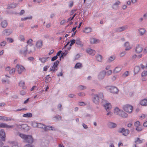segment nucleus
<instances>
[{"mask_svg":"<svg viewBox=\"0 0 147 147\" xmlns=\"http://www.w3.org/2000/svg\"><path fill=\"white\" fill-rule=\"evenodd\" d=\"M92 96L93 102L96 104H98L99 103L100 99L103 100L104 98L103 95L102 93H99L97 94L92 93Z\"/></svg>","mask_w":147,"mask_h":147,"instance_id":"1","label":"nucleus"},{"mask_svg":"<svg viewBox=\"0 0 147 147\" xmlns=\"http://www.w3.org/2000/svg\"><path fill=\"white\" fill-rule=\"evenodd\" d=\"M19 136L23 139L26 142L32 144L33 142V139L31 135H27L23 134H20Z\"/></svg>","mask_w":147,"mask_h":147,"instance_id":"2","label":"nucleus"},{"mask_svg":"<svg viewBox=\"0 0 147 147\" xmlns=\"http://www.w3.org/2000/svg\"><path fill=\"white\" fill-rule=\"evenodd\" d=\"M114 113L115 115H118L123 118H127L128 116L127 114L123 111L121 110L118 107L115 109Z\"/></svg>","mask_w":147,"mask_h":147,"instance_id":"3","label":"nucleus"},{"mask_svg":"<svg viewBox=\"0 0 147 147\" xmlns=\"http://www.w3.org/2000/svg\"><path fill=\"white\" fill-rule=\"evenodd\" d=\"M28 45H27L25 47L23 48L20 50V53L23 55L24 57H26L27 56L26 55L28 53L30 54L32 52L31 50H28Z\"/></svg>","mask_w":147,"mask_h":147,"instance_id":"4","label":"nucleus"},{"mask_svg":"<svg viewBox=\"0 0 147 147\" xmlns=\"http://www.w3.org/2000/svg\"><path fill=\"white\" fill-rule=\"evenodd\" d=\"M118 132L122 133V134L124 136H126L129 134L130 131L128 129H125L124 128H122L119 129Z\"/></svg>","mask_w":147,"mask_h":147,"instance_id":"5","label":"nucleus"},{"mask_svg":"<svg viewBox=\"0 0 147 147\" xmlns=\"http://www.w3.org/2000/svg\"><path fill=\"white\" fill-rule=\"evenodd\" d=\"M123 109L125 111L129 113L132 112L133 107L129 105H127L123 107Z\"/></svg>","mask_w":147,"mask_h":147,"instance_id":"6","label":"nucleus"},{"mask_svg":"<svg viewBox=\"0 0 147 147\" xmlns=\"http://www.w3.org/2000/svg\"><path fill=\"white\" fill-rule=\"evenodd\" d=\"M24 69L25 68L23 66H20L19 65L17 64L16 66V69L19 74H21Z\"/></svg>","mask_w":147,"mask_h":147,"instance_id":"7","label":"nucleus"},{"mask_svg":"<svg viewBox=\"0 0 147 147\" xmlns=\"http://www.w3.org/2000/svg\"><path fill=\"white\" fill-rule=\"evenodd\" d=\"M12 32V29H5L3 31L2 34L5 36H9Z\"/></svg>","mask_w":147,"mask_h":147,"instance_id":"8","label":"nucleus"},{"mask_svg":"<svg viewBox=\"0 0 147 147\" xmlns=\"http://www.w3.org/2000/svg\"><path fill=\"white\" fill-rule=\"evenodd\" d=\"M106 72L105 71H102L100 72L98 75V78L99 80H102L105 77Z\"/></svg>","mask_w":147,"mask_h":147,"instance_id":"9","label":"nucleus"},{"mask_svg":"<svg viewBox=\"0 0 147 147\" xmlns=\"http://www.w3.org/2000/svg\"><path fill=\"white\" fill-rule=\"evenodd\" d=\"M2 120L3 121H13L14 119L10 117H8L4 116H0V120Z\"/></svg>","mask_w":147,"mask_h":147,"instance_id":"10","label":"nucleus"},{"mask_svg":"<svg viewBox=\"0 0 147 147\" xmlns=\"http://www.w3.org/2000/svg\"><path fill=\"white\" fill-rule=\"evenodd\" d=\"M108 127L110 128H114L116 127L117 125L115 123L111 122H109L107 124Z\"/></svg>","mask_w":147,"mask_h":147,"instance_id":"11","label":"nucleus"},{"mask_svg":"<svg viewBox=\"0 0 147 147\" xmlns=\"http://www.w3.org/2000/svg\"><path fill=\"white\" fill-rule=\"evenodd\" d=\"M110 92L116 94L118 92V90L115 87L111 86L109 88Z\"/></svg>","mask_w":147,"mask_h":147,"instance_id":"12","label":"nucleus"},{"mask_svg":"<svg viewBox=\"0 0 147 147\" xmlns=\"http://www.w3.org/2000/svg\"><path fill=\"white\" fill-rule=\"evenodd\" d=\"M13 125H9L6 123H1L0 124V128H13Z\"/></svg>","mask_w":147,"mask_h":147,"instance_id":"13","label":"nucleus"},{"mask_svg":"<svg viewBox=\"0 0 147 147\" xmlns=\"http://www.w3.org/2000/svg\"><path fill=\"white\" fill-rule=\"evenodd\" d=\"M5 133L4 130L2 129L0 131V137L3 141H5Z\"/></svg>","mask_w":147,"mask_h":147,"instance_id":"14","label":"nucleus"},{"mask_svg":"<svg viewBox=\"0 0 147 147\" xmlns=\"http://www.w3.org/2000/svg\"><path fill=\"white\" fill-rule=\"evenodd\" d=\"M42 41L41 40H39L36 42V45L37 48H40L42 47Z\"/></svg>","mask_w":147,"mask_h":147,"instance_id":"15","label":"nucleus"},{"mask_svg":"<svg viewBox=\"0 0 147 147\" xmlns=\"http://www.w3.org/2000/svg\"><path fill=\"white\" fill-rule=\"evenodd\" d=\"M143 49L142 47L138 45L136 47L135 50L137 53H139L142 51Z\"/></svg>","mask_w":147,"mask_h":147,"instance_id":"16","label":"nucleus"},{"mask_svg":"<svg viewBox=\"0 0 147 147\" xmlns=\"http://www.w3.org/2000/svg\"><path fill=\"white\" fill-rule=\"evenodd\" d=\"M86 52L89 54L91 55H94L96 51L94 50H93L90 49H86Z\"/></svg>","mask_w":147,"mask_h":147,"instance_id":"17","label":"nucleus"},{"mask_svg":"<svg viewBox=\"0 0 147 147\" xmlns=\"http://www.w3.org/2000/svg\"><path fill=\"white\" fill-rule=\"evenodd\" d=\"M127 28V26H123L117 28L116 31L117 32H120L125 30Z\"/></svg>","mask_w":147,"mask_h":147,"instance_id":"18","label":"nucleus"},{"mask_svg":"<svg viewBox=\"0 0 147 147\" xmlns=\"http://www.w3.org/2000/svg\"><path fill=\"white\" fill-rule=\"evenodd\" d=\"M21 129L25 131H28L29 129V127L27 124H22L20 125Z\"/></svg>","mask_w":147,"mask_h":147,"instance_id":"19","label":"nucleus"},{"mask_svg":"<svg viewBox=\"0 0 147 147\" xmlns=\"http://www.w3.org/2000/svg\"><path fill=\"white\" fill-rule=\"evenodd\" d=\"M104 106L106 111H109L111 107V104L109 103H106L104 105Z\"/></svg>","mask_w":147,"mask_h":147,"instance_id":"20","label":"nucleus"},{"mask_svg":"<svg viewBox=\"0 0 147 147\" xmlns=\"http://www.w3.org/2000/svg\"><path fill=\"white\" fill-rule=\"evenodd\" d=\"M76 44L78 45L79 47H82L83 45L82 42L80 40V39L79 38L76 40Z\"/></svg>","mask_w":147,"mask_h":147,"instance_id":"21","label":"nucleus"},{"mask_svg":"<svg viewBox=\"0 0 147 147\" xmlns=\"http://www.w3.org/2000/svg\"><path fill=\"white\" fill-rule=\"evenodd\" d=\"M59 63V61L58 60H57L54 62L53 65L52 67V68L53 69V72H55L56 70H57L56 68L57 67Z\"/></svg>","mask_w":147,"mask_h":147,"instance_id":"22","label":"nucleus"},{"mask_svg":"<svg viewBox=\"0 0 147 147\" xmlns=\"http://www.w3.org/2000/svg\"><path fill=\"white\" fill-rule=\"evenodd\" d=\"M1 26L3 28H6L8 25V23L6 20H4L1 22Z\"/></svg>","mask_w":147,"mask_h":147,"instance_id":"23","label":"nucleus"},{"mask_svg":"<svg viewBox=\"0 0 147 147\" xmlns=\"http://www.w3.org/2000/svg\"><path fill=\"white\" fill-rule=\"evenodd\" d=\"M138 31L139 32L141 36L144 35L146 32V30L144 28H140L138 29Z\"/></svg>","mask_w":147,"mask_h":147,"instance_id":"24","label":"nucleus"},{"mask_svg":"<svg viewBox=\"0 0 147 147\" xmlns=\"http://www.w3.org/2000/svg\"><path fill=\"white\" fill-rule=\"evenodd\" d=\"M99 40L95 38H90V43L92 44L96 43L99 42Z\"/></svg>","mask_w":147,"mask_h":147,"instance_id":"25","label":"nucleus"},{"mask_svg":"<svg viewBox=\"0 0 147 147\" xmlns=\"http://www.w3.org/2000/svg\"><path fill=\"white\" fill-rule=\"evenodd\" d=\"M122 69L121 67L117 66L115 67L113 71V72L114 73H117L120 71Z\"/></svg>","mask_w":147,"mask_h":147,"instance_id":"26","label":"nucleus"},{"mask_svg":"<svg viewBox=\"0 0 147 147\" xmlns=\"http://www.w3.org/2000/svg\"><path fill=\"white\" fill-rule=\"evenodd\" d=\"M49 58V57H42V58H40L39 60L42 63H44L47 61V59Z\"/></svg>","mask_w":147,"mask_h":147,"instance_id":"27","label":"nucleus"},{"mask_svg":"<svg viewBox=\"0 0 147 147\" xmlns=\"http://www.w3.org/2000/svg\"><path fill=\"white\" fill-rule=\"evenodd\" d=\"M92 29L90 28L86 27L85 28V29L83 30L84 32L86 33H89L92 31Z\"/></svg>","mask_w":147,"mask_h":147,"instance_id":"28","label":"nucleus"},{"mask_svg":"<svg viewBox=\"0 0 147 147\" xmlns=\"http://www.w3.org/2000/svg\"><path fill=\"white\" fill-rule=\"evenodd\" d=\"M120 2L119 1H117L112 6L113 9H116L118 7V6L120 4Z\"/></svg>","mask_w":147,"mask_h":147,"instance_id":"29","label":"nucleus"},{"mask_svg":"<svg viewBox=\"0 0 147 147\" xmlns=\"http://www.w3.org/2000/svg\"><path fill=\"white\" fill-rule=\"evenodd\" d=\"M140 104L142 105H147V99H144L140 102Z\"/></svg>","mask_w":147,"mask_h":147,"instance_id":"30","label":"nucleus"},{"mask_svg":"<svg viewBox=\"0 0 147 147\" xmlns=\"http://www.w3.org/2000/svg\"><path fill=\"white\" fill-rule=\"evenodd\" d=\"M25 82L22 81H21L19 83V85L20 86L22 87V88L23 89H25L26 87L24 86Z\"/></svg>","mask_w":147,"mask_h":147,"instance_id":"31","label":"nucleus"},{"mask_svg":"<svg viewBox=\"0 0 147 147\" xmlns=\"http://www.w3.org/2000/svg\"><path fill=\"white\" fill-rule=\"evenodd\" d=\"M140 70V67L139 66H137L135 67L134 68V72L135 74L138 73L139 71Z\"/></svg>","mask_w":147,"mask_h":147,"instance_id":"32","label":"nucleus"},{"mask_svg":"<svg viewBox=\"0 0 147 147\" xmlns=\"http://www.w3.org/2000/svg\"><path fill=\"white\" fill-rule=\"evenodd\" d=\"M16 3H12L9 5L7 7V9L14 8L16 7Z\"/></svg>","mask_w":147,"mask_h":147,"instance_id":"33","label":"nucleus"},{"mask_svg":"<svg viewBox=\"0 0 147 147\" xmlns=\"http://www.w3.org/2000/svg\"><path fill=\"white\" fill-rule=\"evenodd\" d=\"M124 46L126 47L125 50L127 51L129 50L131 47H130L129 44L128 42H126L124 44Z\"/></svg>","mask_w":147,"mask_h":147,"instance_id":"34","label":"nucleus"},{"mask_svg":"<svg viewBox=\"0 0 147 147\" xmlns=\"http://www.w3.org/2000/svg\"><path fill=\"white\" fill-rule=\"evenodd\" d=\"M49 76H50V75H48L45 77V82L47 83L50 82L51 80V77H49Z\"/></svg>","mask_w":147,"mask_h":147,"instance_id":"35","label":"nucleus"},{"mask_svg":"<svg viewBox=\"0 0 147 147\" xmlns=\"http://www.w3.org/2000/svg\"><path fill=\"white\" fill-rule=\"evenodd\" d=\"M23 117H32V114L30 113H27L23 114Z\"/></svg>","mask_w":147,"mask_h":147,"instance_id":"36","label":"nucleus"},{"mask_svg":"<svg viewBox=\"0 0 147 147\" xmlns=\"http://www.w3.org/2000/svg\"><path fill=\"white\" fill-rule=\"evenodd\" d=\"M97 60L99 62H101L102 60V57L100 55H98L96 56Z\"/></svg>","mask_w":147,"mask_h":147,"instance_id":"37","label":"nucleus"},{"mask_svg":"<svg viewBox=\"0 0 147 147\" xmlns=\"http://www.w3.org/2000/svg\"><path fill=\"white\" fill-rule=\"evenodd\" d=\"M115 59V57L114 56H111L107 60V62L110 63L113 61Z\"/></svg>","mask_w":147,"mask_h":147,"instance_id":"38","label":"nucleus"},{"mask_svg":"<svg viewBox=\"0 0 147 147\" xmlns=\"http://www.w3.org/2000/svg\"><path fill=\"white\" fill-rule=\"evenodd\" d=\"M143 126L141 125H140L138 127H136V130L138 131H141L143 129Z\"/></svg>","mask_w":147,"mask_h":147,"instance_id":"39","label":"nucleus"},{"mask_svg":"<svg viewBox=\"0 0 147 147\" xmlns=\"http://www.w3.org/2000/svg\"><path fill=\"white\" fill-rule=\"evenodd\" d=\"M45 127V124L41 123H38V127L39 128H44Z\"/></svg>","mask_w":147,"mask_h":147,"instance_id":"40","label":"nucleus"},{"mask_svg":"<svg viewBox=\"0 0 147 147\" xmlns=\"http://www.w3.org/2000/svg\"><path fill=\"white\" fill-rule=\"evenodd\" d=\"M135 143L136 144H141L142 143V141L140 139V138H137L136 140L135 141Z\"/></svg>","mask_w":147,"mask_h":147,"instance_id":"41","label":"nucleus"},{"mask_svg":"<svg viewBox=\"0 0 147 147\" xmlns=\"http://www.w3.org/2000/svg\"><path fill=\"white\" fill-rule=\"evenodd\" d=\"M32 41L33 40L31 39H30L27 41V43H28V45H29L30 47H31L32 45Z\"/></svg>","mask_w":147,"mask_h":147,"instance_id":"42","label":"nucleus"},{"mask_svg":"<svg viewBox=\"0 0 147 147\" xmlns=\"http://www.w3.org/2000/svg\"><path fill=\"white\" fill-rule=\"evenodd\" d=\"M82 64L80 63H78L76 64L74 67L76 69H77L80 67L82 66Z\"/></svg>","mask_w":147,"mask_h":147,"instance_id":"43","label":"nucleus"},{"mask_svg":"<svg viewBox=\"0 0 147 147\" xmlns=\"http://www.w3.org/2000/svg\"><path fill=\"white\" fill-rule=\"evenodd\" d=\"M77 15V13H75L73 15L72 17H70L69 18L67 21V22H68L69 21H71L73 20L75 17Z\"/></svg>","mask_w":147,"mask_h":147,"instance_id":"44","label":"nucleus"},{"mask_svg":"<svg viewBox=\"0 0 147 147\" xmlns=\"http://www.w3.org/2000/svg\"><path fill=\"white\" fill-rule=\"evenodd\" d=\"M68 51L67 50H65V52H64L63 53L62 52L61 55V57L63 58L68 53Z\"/></svg>","mask_w":147,"mask_h":147,"instance_id":"45","label":"nucleus"},{"mask_svg":"<svg viewBox=\"0 0 147 147\" xmlns=\"http://www.w3.org/2000/svg\"><path fill=\"white\" fill-rule=\"evenodd\" d=\"M70 43L69 45L70 46L73 45L76 42V40L75 39H72L70 40Z\"/></svg>","mask_w":147,"mask_h":147,"instance_id":"46","label":"nucleus"},{"mask_svg":"<svg viewBox=\"0 0 147 147\" xmlns=\"http://www.w3.org/2000/svg\"><path fill=\"white\" fill-rule=\"evenodd\" d=\"M6 42L5 41L1 42L0 43V45L1 47H4L6 45Z\"/></svg>","mask_w":147,"mask_h":147,"instance_id":"47","label":"nucleus"},{"mask_svg":"<svg viewBox=\"0 0 147 147\" xmlns=\"http://www.w3.org/2000/svg\"><path fill=\"white\" fill-rule=\"evenodd\" d=\"M38 123L35 122H33L32 123V125L33 127H38Z\"/></svg>","mask_w":147,"mask_h":147,"instance_id":"48","label":"nucleus"},{"mask_svg":"<svg viewBox=\"0 0 147 147\" xmlns=\"http://www.w3.org/2000/svg\"><path fill=\"white\" fill-rule=\"evenodd\" d=\"M141 76L142 77L145 76H147V71H144L142 73Z\"/></svg>","mask_w":147,"mask_h":147,"instance_id":"49","label":"nucleus"},{"mask_svg":"<svg viewBox=\"0 0 147 147\" xmlns=\"http://www.w3.org/2000/svg\"><path fill=\"white\" fill-rule=\"evenodd\" d=\"M140 125V121H138L135 122L134 123V125L136 127Z\"/></svg>","mask_w":147,"mask_h":147,"instance_id":"50","label":"nucleus"},{"mask_svg":"<svg viewBox=\"0 0 147 147\" xmlns=\"http://www.w3.org/2000/svg\"><path fill=\"white\" fill-rule=\"evenodd\" d=\"M86 87L84 86L80 85V86H79V89L80 90H83L86 89Z\"/></svg>","mask_w":147,"mask_h":147,"instance_id":"51","label":"nucleus"},{"mask_svg":"<svg viewBox=\"0 0 147 147\" xmlns=\"http://www.w3.org/2000/svg\"><path fill=\"white\" fill-rule=\"evenodd\" d=\"M15 69L14 68L12 69L9 72V73L10 74H14L15 72Z\"/></svg>","mask_w":147,"mask_h":147,"instance_id":"52","label":"nucleus"},{"mask_svg":"<svg viewBox=\"0 0 147 147\" xmlns=\"http://www.w3.org/2000/svg\"><path fill=\"white\" fill-rule=\"evenodd\" d=\"M51 128H52V126H48L47 127L45 126V130L47 131L48 130H50L51 129Z\"/></svg>","mask_w":147,"mask_h":147,"instance_id":"53","label":"nucleus"},{"mask_svg":"<svg viewBox=\"0 0 147 147\" xmlns=\"http://www.w3.org/2000/svg\"><path fill=\"white\" fill-rule=\"evenodd\" d=\"M7 39L9 41V43H12L13 42V40L10 38H7Z\"/></svg>","mask_w":147,"mask_h":147,"instance_id":"54","label":"nucleus"},{"mask_svg":"<svg viewBox=\"0 0 147 147\" xmlns=\"http://www.w3.org/2000/svg\"><path fill=\"white\" fill-rule=\"evenodd\" d=\"M76 10V9H72L70 12L69 15L70 16L72 15Z\"/></svg>","mask_w":147,"mask_h":147,"instance_id":"55","label":"nucleus"},{"mask_svg":"<svg viewBox=\"0 0 147 147\" xmlns=\"http://www.w3.org/2000/svg\"><path fill=\"white\" fill-rule=\"evenodd\" d=\"M12 147H18L17 143V142H13Z\"/></svg>","mask_w":147,"mask_h":147,"instance_id":"56","label":"nucleus"},{"mask_svg":"<svg viewBox=\"0 0 147 147\" xmlns=\"http://www.w3.org/2000/svg\"><path fill=\"white\" fill-rule=\"evenodd\" d=\"M128 71H127L125 72L123 75V77H125L128 75Z\"/></svg>","mask_w":147,"mask_h":147,"instance_id":"57","label":"nucleus"},{"mask_svg":"<svg viewBox=\"0 0 147 147\" xmlns=\"http://www.w3.org/2000/svg\"><path fill=\"white\" fill-rule=\"evenodd\" d=\"M78 95L79 96H83L85 95V94L84 92H79L78 93Z\"/></svg>","mask_w":147,"mask_h":147,"instance_id":"58","label":"nucleus"},{"mask_svg":"<svg viewBox=\"0 0 147 147\" xmlns=\"http://www.w3.org/2000/svg\"><path fill=\"white\" fill-rule=\"evenodd\" d=\"M58 58V57L57 56L55 55L51 59V61H53L56 59H57Z\"/></svg>","mask_w":147,"mask_h":147,"instance_id":"59","label":"nucleus"},{"mask_svg":"<svg viewBox=\"0 0 147 147\" xmlns=\"http://www.w3.org/2000/svg\"><path fill=\"white\" fill-rule=\"evenodd\" d=\"M49 67V66L47 65L43 67V71H46L48 69Z\"/></svg>","mask_w":147,"mask_h":147,"instance_id":"60","label":"nucleus"},{"mask_svg":"<svg viewBox=\"0 0 147 147\" xmlns=\"http://www.w3.org/2000/svg\"><path fill=\"white\" fill-rule=\"evenodd\" d=\"M28 59L31 61H33L34 60V58L32 57H29L28 58Z\"/></svg>","mask_w":147,"mask_h":147,"instance_id":"61","label":"nucleus"},{"mask_svg":"<svg viewBox=\"0 0 147 147\" xmlns=\"http://www.w3.org/2000/svg\"><path fill=\"white\" fill-rule=\"evenodd\" d=\"M126 52L125 51H123L120 53V56L121 57L123 56L126 54Z\"/></svg>","mask_w":147,"mask_h":147,"instance_id":"62","label":"nucleus"},{"mask_svg":"<svg viewBox=\"0 0 147 147\" xmlns=\"http://www.w3.org/2000/svg\"><path fill=\"white\" fill-rule=\"evenodd\" d=\"M25 147H34V145L31 144H28L26 145L25 146Z\"/></svg>","mask_w":147,"mask_h":147,"instance_id":"63","label":"nucleus"},{"mask_svg":"<svg viewBox=\"0 0 147 147\" xmlns=\"http://www.w3.org/2000/svg\"><path fill=\"white\" fill-rule=\"evenodd\" d=\"M20 38L22 41L24 40V38L23 35H20Z\"/></svg>","mask_w":147,"mask_h":147,"instance_id":"64","label":"nucleus"}]
</instances>
